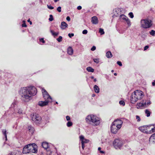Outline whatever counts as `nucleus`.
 Returning <instances> with one entry per match:
<instances>
[{
	"instance_id": "obj_13",
	"label": "nucleus",
	"mask_w": 155,
	"mask_h": 155,
	"mask_svg": "<svg viewBox=\"0 0 155 155\" xmlns=\"http://www.w3.org/2000/svg\"><path fill=\"white\" fill-rule=\"evenodd\" d=\"M123 124V121L119 119H117L114 120V122L112 123L111 126H118V127L121 126Z\"/></svg>"
},
{
	"instance_id": "obj_23",
	"label": "nucleus",
	"mask_w": 155,
	"mask_h": 155,
	"mask_svg": "<svg viewBox=\"0 0 155 155\" xmlns=\"http://www.w3.org/2000/svg\"><path fill=\"white\" fill-rule=\"evenodd\" d=\"M67 53L69 55H72L73 54V50L71 47H69L68 48Z\"/></svg>"
},
{
	"instance_id": "obj_39",
	"label": "nucleus",
	"mask_w": 155,
	"mask_h": 155,
	"mask_svg": "<svg viewBox=\"0 0 155 155\" xmlns=\"http://www.w3.org/2000/svg\"><path fill=\"white\" fill-rule=\"evenodd\" d=\"M120 105L122 106H124L125 104V103L123 101H119Z\"/></svg>"
},
{
	"instance_id": "obj_55",
	"label": "nucleus",
	"mask_w": 155,
	"mask_h": 155,
	"mask_svg": "<svg viewBox=\"0 0 155 155\" xmlns=\"http://www.w3.org/2000/svg\"><path fill=\"white\" fill-rule=\"evenodd\" d=\"M81 8L82 7L81 6H79L77 7V9H78V10H80Z\"/></svg>"
},
{
	"instance_id": "obj_33",
	"label": "nucleus",
	"mask_w": 155,
	"mask_h": 155,
	"mask_svg": "<svg viewBox=\"0 0 155 155\" xmlns=\"http://www.w3.org/2000/svg\"><path fill=\"white\" fill-rule=\"evenodd\" d=\"M72 126V122L71 121H68L67 123V126L68 127H71Z\"/></svg>"
},
{
	"instance_id": "obj_15",
	"label": "nucleus",
	"mask_w": 155,
	"mask_h": 155,
	"mask_svg": "<svg viewBox=\"0 0 155 155\" xmlns=\"http://www.w3.org/2000/svg\"><path fill=\"white\" fill-rule=\"evenodd\" d=\"M113 13L114 15H113V18H114L115 17H117L118 16L122 15H121V11L119 9H115L114 11H113Z\"/></svg>"
},
{
	"instance_id": "obj_18",
	"label": "nucleus",
	"mask_w": 155,
	"mask_h": 155,
	"mask_svg": "<svg viewBox=\"0 0 155 155\" xmlns=\"http://www.w3.org/2000/svg\"><path fill=\"white\" fill-rule=\"evenodd\" d=\"M28 147H29L28 144L24 147L23 149V151H22V153H23L26 154L30 153L29 148H28Z\"/></svg>"
},
{
	"instance_id": "obj_46",
	"label": "nucleus",
	"mask_w": 155,
	"mask_h": 155,
	"mask_svg": "<svg viewBox=\"0 0 155 155\" xmlns=\"http://www.w3.org/2000/svg\"><path fill=\"white\" fill-rule=\"evenodd\" d=\"M74 36V34L73 33H68V36L70 38H71V37Z\"/></svg>"
},
{
	"instance_id": "obj_38",
	"label": "nucleus",
	"mask_w": 155,
	"mask_h": 155,
	"mask_svg": "<svg viewBox=\"0 0 155 155\" xmlns=\"http://www.w3.org/2000/svg\"><path fill=\"white\" fill-rule=\"evenodd\" d=\"M62 37L60 36L59 37V38H57V40L58 42H61L62 41Z\"/></svg>"
},
{
	"instance_id": "obj_11",
	"label": "nucleus",
	"mask_w": 155,
	"mask_h": 155,
	"mask_svg": "<svg viewBox=\"0 0 155 155\" xmlns=\"http://www.w3.org/2000/svg\"><path fill=\"white\" fill-rule=\"evenodd\" d=\"M41 117L39 116L38 114H33L32 116V120L35 122L36 123L38 124L41 121Z\"/></svg>"
},
{
	"instance_id": "obj_30",
	"label": "nucleus",
	"mask_w": 155,
	"mask_h": 155,
	"mask_svg": "<svg viewBox=\"0 0 155 155\" xmlns=\"http://www.w3.org/2000/svg\"><path fill=\"white\" fill-rule=\"evenodd\" d=\"M106 56L108 58H111V57H112L111 52L110 51L107 52V53H106Z\"/></svg>"
},
{
	"instance_id": "obj_56",
	"label": "nucleus",
	"mask_w": 155,
	"mask_h": 155,
	"mask_svg": "<svg viewBox=\"0 0 155 155\" xmlns=\"http://www.w3.org/2000/svg\"><path fill=\"white\" fill-rule=\"evenodd\" d=\"M27 22H29V24H30V25H32V22L30 21V19H29L28 20H27Z\"/></svg>"
},
{
	"instance_id": "obj_49",
	"label": "nucleus",
	"mask_w": 155,
	"mask_h": 155,
	"mask_svg": "<svg viewBox=\"0 0 155 155\" xmlns=\"http://www.w3.org/2000/svg\"><path fill=\"white\" fill-rule=\"evenodd\" d=\"M87 33V30H84L82 31V34H86Z\"/></svg>"
},
{
	"instance_id": "obj_42",
	"label": "nucleus",
	"mask_w": 155,
	"mask_h": 155,
	"mask_svg": "<svg viewBox=\"0 0 155 155\" xmlns=\"http://www.w3.org/2000/svg\"><path fill=\"white\" fill-rule=\"evenodd\" d=\"M136 119L137 120V122H139L140 121V118L139 116L138 115H136Z\"/></svg>"
},
{
	"instance_id": "obj_54",
	"label": "nucleus",
	"mask_w": 155,
	"mask_h": 155,
	"mask_svg": "<svg viewBox=\"0 0 155 155\" xmlns=\"http://www.w3.org/2000/svg\"><path fill=\"white\" fill-rule=\"evenodd\" d=\"M66 20H67V21H69L70 20V17H69V16H67V18H66Z\"/></svg>"
},
{
	"instance_id": "obj_16",
	"label": "nucleus",
	"mask_w": 155,
	"mask_h": 155,
	"mask_svg": "<svg viewBox=\"0 0 155 155\" xmlns=\"http://www.w3.org/2000/svg\"><path fill=\"white\" fill-rule=\"evenodd\" d=\"M141 98L137 97L131 95L130 97V102L132 104H134L138 100L141 99Z\"/></svg>"
},
{
	"instance_id": "obj_9",
	"label": "nucleus",
	"mask_w": 155,
	"mask_h": 155,
	"mask_svg": "<svg viewBox=\"0 0 155 155\" xmlns=\"http://www.w3.org/2000/svg\"><path fill=\"white\" fill-rule=\"evenodd\" d=\"M29 150L30 151V153H36L37 152V147L36 144L34 143L28 144Z\"/></svg>"
},
{
	"instance_id": "obj_51",
	"label": "nucleus",
	"mask_w": 155,
	"mask_h": 155,
	"mask_svg": "<svg viewBox=\"0 0 155 155\" xmlns=\"http://www.w3.org/2000/svg\"><path fill=\"white\" fill-rule=\"evenodd\" d=\"M117 64H118V65H119L120 66H122V64H121V62H120L119 61H118L117 62Z\"/></svg>"
},
{
	"instance_id": "obj_63",
	"label": "nucleus",
	"mask_w": 155,
	"mask_h": 155,
	"mask_svg": "<svg viewBox=\"0 0 155 155\" xmlns=\"http://www.w3.org/2000/svg\"><path fill=\"white\" fill-rule=\"evenodd\" d=\"M91 79H94V77H93V76H92L91 77Z\"/></svg>"
},
{
	"instance_id": "obj_22",
	"label": "nucleus",
	"mask_w": 155,
	"mask_h": 155,
	"mask_svg": "<svg viewBox=\"0 0 155 155\" xmlns=\"http://www.w3.org/2000/svg\"><path fill=\"white\" fill-rule=\"evenodd\" d=\"M150 142L155 144V133L151 135L150 138Z\"/></svg>"
},
{
	"instance_id": "obj_17",
	"label": "nucleus",
	"mask_w": 155,
	"mask_h": 155,
	"mask_svg": "<svg viewBox=\"0 0 155 155\" xmlns=\"http://www.w3.org/2000/svg\"><path fill=\"white\" fill-rule=\"evenodd\" d=\"M118 20L122 22H124L125 21L129 20L127 17L124 15H121L119 16V18Z\"/></svg>"
},
{
	"instance_id": "obj_58",
	"label": "nucleus",
	"mask_w": 155,
	"mask_h": 155,
	"mask_svg": "<svg viewBox=\"0 0 155 155\" xmlns=\"http://www.w3.org/2000/svg\"><path fill=\"white\" fill-rule=\"evenodd\" d=\"M100 153H101L104 154V151L102 150H100Z\"/></svg>"
},
{
	"instance_id": "obj_34",
	"label": "nucleus",
	"mask_w": 155,
	"mask_h": 155,
	"mask_svg": "<svg viewBox=\"0 0 155 155\" xmlns=\"http://www.w3.org/2000/svg\"><path fill=\"white\" fill-rule=\"evenodd\" d=\"M150 35H151L153 36H155V31L152 30L150 32Z\"/></svg>"
},
{
	"instance_id": "obj_8",
	"label": "nucleus",
	"mask_w": 155,
	"mask_h": 155,
	"mask_svg": "<svg viewBox=\"0 0 155 155\" xmlns=\"http://www.w3.org/2000/svg\"><path fill=\"white\" fill-rule=\"evenodd\" d=\"M17 104V102L16 101H14L12 104L11 105V108L15 109V111L18 114H21L23 113V111L20 108H18L15 109V108L16 107Z\"/></svg>"
},
{
	"instance_id": "obj_60",
	"label": "nucleus",
	"mask_w": 155,
	"mask_h": 155,
	"mask_svg": "<svg viewBox=\"0 0 155 155\" xmlns=\"http://www.w3.org/2000/svg\"><path fill=\"white\" fill-rule=\"evenodd\" d=\"M101 148L100 147H99L98 148V151H101Z\"/></svg>"
},
{
	"instance_id": "obj_57",
	"label": "nucleus",
	"mask_w": 155,
	"mask_h": 155,
	"mask_svg": "<svg viewBox=\"0 0 155 155\" xmlns=\"http://www.w3.org/2000/svg\"><path fill=\"white\" fill-rule=\"evenodd\" d=\"M152 85H153V86H154L155 85V80L154 82H152Z\"/></svg>"
},
{
	"instance_id": "obj_24",
	"label": "nucleus",
	"mask_w": 155,
	"mask_h": 155,
	"mask_svg": "<svg viewBox=\"0 0 155 155\" xmlns=\"http://www.w3.org/2000/svg\"><path fill=\"white\" fill-rule=\"evenodd\" d=\"M93 89H94V90L95 92L97 94L99 93L100 89H99V87H98L97 85H95L94 87H93Z\"/></svg>"
},
{
	"instance_id": "obj_20",
	"label": "nucleus",
	"mask_w": 155,
	"mask_h": 155,
	"mask_svg": "<svg viewBox=\"0 0 155 155\" xmlns=\"http://www.w3.org/2000/svg\"><path fill=\"white\" fill-rule=\"evenodd\" d=\"M68 27V24L64 21H62L61 24L60 28L62 30L65 29Z\"/></svg>"
},
{
	"instance_id": "obj_64",
	"label": "nucleus",
	"mask_w": 155,
	"mask_h": 155,
	"mask_svg": "<svg viewBox=\"0 0 155 155\" xmlns=\"http://www.w3.org/2000/svg\"><path fill=\"white\" fill-rule=\"evenodd\" d=\"M114 75H115V76H116V75H117V73H114Z\"/></svg>"
},
{
	"instance_id": "obj_47",
	"label": "nucleus",
	"mask_w": 155,
	"mask_h": 155,
	"mask_svg": "<svg viewBox=\"0 0 155 155\" xmlns=\"http://www.w3.org/2000/svg\"><path fill=\"white\" fill-rule=\"evenodd\" d=\"M125 21L127 23V24H128V25L129 26H130V22L129 20H127V21Z\"/></svg>"
},
{
	"instance_id": "obj_61",
	"label": "nucleus",
	"mask_w": 155,
	"mask_h": 155,
	"mask_svg": "<svg viewBox=\"0 0 155 155\" xmlns=\"http://www.w3.org/2000/svg\"><path fill=\"white\" fill-rule=\"evenodd\" d=\"M93 81H94V82H95L97 80L96 78L94 79V80H93Z\"/></svg>"
},
{
	"instance_id": "obj_12",
	"label": "nucleus",
	"mask_w": 155,
	"mask_h": 155,
	"mask_svg": "<svg viewBox=\"0 0 155 155\" xmlns=\"http://www.w3.org/2000/svg\"><path fill=\"white\" fill-rule=\"evenodd\" d=\"M79 139L81 141V147H82V149L84 150L85 147L84 144L88 143L89 142V140L85 139L82 135H81L79 137Z\"/></svg>"
},
{
	"instance_id": "obj_31",
	"label": "nucleus",
	"mask_w": 155,
	"mask_h": 155,
	"mask_svg": "<svg viewBox=\"0 0 155 155\" xmlns=\"http://www.w3.org/2000/svg\"><path fill=\"white\" fill-rule=\"evenodd\" d=\"M145 113L146 116L147 117H149L150 115V112L149 110L148 109H146L145 110Z\"/></svg>"
},
{
	"instance_id": "obj_53",
	"label": "nucleus",
	"mask_w": 155,
	"mask_h": 155,
	"mask_svg": "<svg viewBox=\"0 0 155 155\" xmlns=\"http://www.w3.org/2000/svg\"><path fill=\"white\" fill-rule=\"evenodd\" d=\"M149 47L148 45L145 46V47H144V51H145L147 50L148 48Z\"/></svg>"
},
{
	"instance_id": "obj_10",
	"label": "nucleus",
	"mask_w": 155,
	"mask_h": 155,
	"mask_svg": "<svg viewBox=\"0 0 155 155\" xmlns=\"http://www.w3.org/2000/svg\"><path fill=\"white\" fill-rule=\"evenodd\" d=\"M131 95L141 99L143 98V96H144L143 92L140 90H137L134 92L133 93H132Z\"/></svg>"
},
{
	"instance_id": "obj_37",
	"label": "nucleus",
	"mask_w": 155,
	"mask_h": 155,
	"mask_svg": "<svg viewBox=\"0 0 155 155\" xmlns=\"http://www.w3.org/2000/svg\"><path fill=\"white\" fill-rule=\"evenodd\" d=\"M93 61L95 63H96L97 64H98L99 63V58H94L93 59Z\"/></svg>"
},
{
	"instance_id": "obj_62",
	"label": "nucleus",
	"mask_w": 155,
	"mask_h": 155,
	"mask_svg": "<svg viewBox=\"0 0 155 155\" xmlns=\"http://www.w3.org/2000/svg\"><path fill=\"white\" fill-rule=\"evenodd\" d=\"M95 95L94 94H93L92 95V97H95Z\"/></svg>"
},
{
	"instance_id": "obj_4",
	"label": "nucleus",
	"mask_w": 155,
	"mask_h": 155,
	"mask_svg": "<svg viewBox=\"0 0 155 155\" xmlns=\"http://www.w3.org/2000/svg\"><path fill=\"white\" fill-rule=\"evenodd\" d=\"M151 21L150 20L146 18L140 20V27L144 29L149 28L152 26Z\"/></svg>"
},
{
	"instance_id": "obj_2",
	"label": "nucleus",
	"mask_w": 155,
	"mask_h": 155,
	"mask_svg": "<svg viewBox=\"0 0 155 155\" xmlns=\"http://www.w3.org/2000/svg\"><path fill=\"white\" fill-rule=\"evenodd\" d=\"M85 121L88 124L96 127L98 126L100 124V119L96 115L90 114L87 116L85 118Z\"/></svg>"
},
{
	"instance_id": "obj_5",
	"label": "nucleus",
	"mask_w": 155,
	"mask_h": 155,
	"mask_svg": "<svg viewBox=\"0 0 155 155\" xmlns=\"http://www.w3.org/2000/svg\"><path fill=\"white\" fill-rule=\"evenodd\" d=\"M151 104V102L150 101V99L143 101V102H140L137 104V109H145L148 107Z\"/></svg>"
},
{
	"instance_id": "obj_14",
	"label": "nucleus",
	"mask_w": 155,
	"mask_h": 155,
	"mask_svg": "<svg viewBox=\"0 0 155 155\" xmlns=\"http://www.w3.org/2000/svg\"><path fill=\"white\" fill-rule=\"evenodd\" d=\"M121 126L118 127L117 126L111 125V131L113 134H115L117 132V130L120 129Z\"/></svg>"
},
{
	"instance_id": "obj_35",
	"label": "nucleus",
	"mask_w": 155,
	"mask_h": 155,
	"mask_svg": "<svg viewBox=\"0 0 155 155\" xmlns=\"http://www.w3.org/2000/svg\"><path fill=\"white\" fill-rule=\"evenodd\" d=\"M99 32L100 33L101 35H103L104 34V31L103 29L101 28H100V29H99Z\"/></svg>"
},
{
	"instance_id": "obj_19",
	"label": "nucleus",
	"mask_w": 155,
	"mask_h": 155,
	"mask_svg": "<svg viewBox=\"0 0 155 155\" xmlns=\"http://www.w3.org/2000/svg\"><path fill=\"white\" fill-rule=\"evenodd\" d=\"M91 22L92 24L96 25L98 24V18L96 16H94L91 18Z\"/></svg>"
},
{
	"instance_id": "obj_44",
	"label": "nucleus",
	"mask_w": 155,
	"mask_h": 155,
	"mask_svg": "<svg viewBox=\"0 0 155 155\" xmlns=\"http://www.w3.org/2000/svg\"><path fill=\"white\" fill-rule=\"evenodd\" d=\"M40 42H42L43 43H45V41L44 40V38H40L39 39Z\"/></svg>"
},
{
	"instance_id": "obj_36",
	"label": "nucleus",
	"mask_w": 155,
	"mask_h": 155,
	"mask_svg": "<svg viewBox=\"0 0 155 155\" xmlns=\"http://www.w3.org/2000/svg\"><path fill=\"white\" fill-rule=\"evenodd\" d=\"M6 131L5 130H2V133H3V134H4L5 137V140H7V136H6Z\"/></svg>"
},
{
	"instance_id": "obj_48",
	"label": "nucleus",
	"mask_w": 155,
	"mask_h": 155,
	"mask_svg": "<svg viewBox=\"0 0 155 155\" xmlns=\"http://www.w3.org/2000/svg\"><path fill=\"white\" fill-rule=\"evenodd\" d=\"M23 23L22 24V27H27V25L25 24V21H23Z\"/></svg>"
},
{
	"instance_id": "obj_6",
	"label": "nucleus",
	"mask_w": 155,
	"mask_h": 155,
	"mask_svg": "<svg viewBox=\"0 0 155 155\" xmlns=\"http://www.w3.org/2000/svg\"><path fill=\"white\" fill-rule=\"evenodd\" d=\"M42 146L45 150H46L47 153L46 154L42 153L41 155H51L52 153V152L49 148L48 143L44 142L42 143Z\"/></svg>"
},
{
	"instance_id": "obj_45",
	"label": "nucleus",
	"mask_w": 155,
	"mask_h": 155,
	"mask_svg": "<svg viewBox=\"0 0 155 155\" xmlns=\"http://www.w3.org/2000/svg\"><path fill=\"white\" fill-rule=\"evenodd\" d=\"M66 120H67L68 121H70V118L69 116H66Z\"/></svg>"
},
{
	"instance_id": "obj_59",
	"label": "nucleus",
	"mask_w": 155,
	"mask_h": 155,
	"mask_svg": "<svg viewBox=\"0 0 155 155\" xmlns=\"http://www.w3.org/2000/svg\"><path fill=\"white\" fill-rule=\"evenodd\" d=\"M59 0H54V2H57L58 1H59Z\"/></svg>"
},
{
	"instance_id": "obj_41",
	"label": "nucleus",
	"mask_w": 155,
	"mask_h": 155,
	"mask_svg": "<svg viewBox=\"0 0 155 155\" xmlns=\"http://www.w3.org/2000/svg\"><path fill=\"white\" fill-rule=\"evenodd\" d=\"M53 20H54V19H53V17H52V15H50V18H49V21H52Z\"/></svg>"
},
{
	"instance_id": "obj_7",
	"label": "nucleus",
	"mask_w": 155,
	"mask_h": 155,
	"mask_svg": "<svg viewBox=\"0 0 155 155\" xmlns=\"http://www.w3.org/2000/svg\"><path fill=\"white\" fill-rule=\"evenodd\" d=\"M124 141L123 140H120L119 139H116L114 140L113 144L114 147L116 149H117L120 147L124 144Z\"/></svg>"
},
{
	"instance_id": "obj_43",
	"label": "nucleus",
	"mask_w": 155,
	"mask_h": 155,
	"mask_svg": "<svg viewBox=\"0 0 155 155\" xmlns=\"http://www.w3.org/2000/svg\"><path fill=\"white\" fill-rule=\"evenodd\" d=\"M47 7H48V9H54V7L51 6L50 5H47Z\"/></svg>"
},
{
	"instance_id": "obj_1",
	"label": "nucleus",
	"mask_w": 155,
	"mask_h": 155,
	"mask_svg": "<svg viewBox=\"0 0 155 155\" xmlns=\"http://www.w3.org/2000/svg\"><path fill=\"white\" fill-rule=\"evenodd\" d=\"M19 94L21 97L22 100L25 102H28L31 99V97L36 94V89L33 86L24 87L21 88Z\"/></svg>"
},
{
	"instance_id": "obj_3",
	"label": "nucleus",
	"mask_w": 155,
	"mask_h": 155,
	"mask_svg": "<svg viewBox=\"0 0 155 155\" xmlns=\"http://www.w3.org/2000/svg\"><path fill=\"white\" fill-rule=\"evenodd\" d=\"M42 92L45 101H39L38 105L41 107H44L48 105L49 103L51 102V98L45 89H42Z\"/></svg>"
},
{
	"instance_id": "obj_21",
	"label": "nucleus",
	"mask_w": 155,
	"mask_h": 155,
	"mask_svg": "<svg viewBox=\"0 0 155 155\" xmlns=\"http://www.w3.org/2000/svg\"><path fill=\"white\" fill-rule=\"evenodd\" d=\"M139 129L141 132L147 134V130L146 129V126H142L139 127Z\"/></svg>"
},
{
	"instance_id": "obj_32",
	"label": "nucleus",
	"mask_w": 155,
	"mask_h": 155,
	"mask_svg": "<svg viewBox=\"0 0 155 155\" xmlns=\"http://www.w3.org/2000/svg\"><path fill=\"white\" fill-rule=\"evenodd\" d=\"M143 126H146V129H147V130H150V129H151V128H152L153 127H154V125H152Z\"/></svg>"
},
{
	"instance_id": "obj_29",
	"label": "nucleus",
	"mask_w": 155,
	"mask_h": 155,
	"mask_svg": "<svg viewBox=\"0 0 155 155\" xmlns=\"http://www.w3.org/2000/svg\"><path fill=\"white\" fill-rule=\"evenodd\" d=\"M87 71L88 72L93 73L94 70L93 68L90 67H88L87 68Z\"/></svg>"
},
{
	"instance_id": "obj_27",
	"label": "nucleus",
	"mask_w": 155,
	"mask_h": 155,
	"mask_svg": "<svg viewBox=\"0 0 155 155\" xmlns=\"http://www.w3.org/2000/svg\"><path fill=\"white\" fill-rule=\"evenodd\" d=\"M10 155H21V153L18 151H15L11 153Z\"/></svg>"
},
{
	"instance_id": "obj_25",
	"label": "nucleus",
	"mask_w": 155,
	"mask_h": 155,
	"mask_svg": "<svg viewBox=\"0 0 155 155\" xmlns=\"http://www.w3.org/2000/svg\"><path fill=\"white\" fill-rule=\"evenodd\" d=\"M155 131V126H154L153 128H151V129L147 130V134H151Z\"/></svg>"
},
{
	"instance_id": "obj_26",
	"label": "nucleus",
	"mask_w": 155,
	"mask_h": 155,
	"mask_svg": "<svg viewBox=\"0 0 155 155\" xmlns=\"http://www.w3.org/2000/svg\"><path fill=\"white\" fill-rule=\"evenodd\" d=\"M28 129L29 133L30 134H32L34 132V128L31 126H29L28 127Z\"/></svg>"
},
{
	"instance_id": "obj_28",
	"label": "nucleus",
	"mask_w": 155,
	"mask_h": 155,
	"mask_svg": "<svg viewBox=\"0 0 155 155\" xmlns=\"http://www.w3.org/2000/svg\"><path fill=\"white\" fill-rule=\"evenodd\" d=\"M50 32L52 34V35L54 37H55V36H58V35L59 34V32H55L54 31H52L51 30H50Z\"/></svg>"
},
{
	"instance_id": "obj_52",
	"label": "nucleus",
	"mask_w": 155,
	"mask_h": 155,
	"mask_svg": "<svg viewBox=\"0 0 155 155\" xmlns=\"http://www.w3.org/2000/svg\"><path fill=\"white\" fill-rule=\"evenodd\" d=\"M96 49V47L95 46H93L92 48H91V50L92 51H94Z\"/></svg>"
},
{
	"instance_id": "obj_50",
	"label": "nucleus",
	"mask_w": 155,
	"mask_h": 155,
	"mask_svg": "<svg viewBox=\"0 0 155 155\" xmlns=\"http://www.w3.org/2000/svg\"><path fill=\"white\" fill-rule=\"evenodd\" d=\"M57 10L58 12H61V7L59 6V7H58L57 9Z\"/></svg>"
},
{
	"instance_id": "obj_40",
	"label": "nucleus",
	"mask_w": 155,
	"mask_h": 155,
	"mask_svg": "<svg viewBox=\"0 0 155 155\" xmlns=\"http://www.w3.org/2000/svg\"><path fill=\"white\" fill-rule=\"evenodd\" d=\"M129 16L131 18H134V15L133 14V13L131 12L129 13Z\"/></svg>"
}]
</instances>
